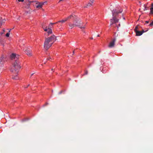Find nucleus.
I'll return each instance as SVG.
<instances>
[{
    "label": "nucleus",
    "mask_w": 153,
    "mask_h": 153,
    "mask_svg": "<svg viewBox=\"0 0 153 153\" xmlns=\"http://www.w3.org/2000/svg\"><path fill=\"white\" fill-rule=\"evenodd\" d=\"M56 40V37L54 35L51 37L46 38L44 44V48L46 51L51 47L54 42Z\"/></svg>",
    "instance_id": "f03ea898"
},
{
    "label": "nucleus",
    "mask_w": 153,
    "mask_h": 153,
    "mask_svg": "<svg viewBox=\"0 0 153 153\" xmlns=\"http://www.w3.org/2000/svg\"><path fill=\"white\" fill-rule=\"evenodd\" d=\"M2 19V18L0 16V20H1Z\"/></svg>",
    "instance_id": "c756f323"
},
{
    "label": "nucleus",
    "mask_w": 153,
    "mask_h": 153,
    "mask_svg": "<svg viewBox=\"0 0 153 153\" xmlns=\"http://www.w3.org/2000/svg\"><path fill=\"white\" fill-rule=\"evenodd\" d=\"M94 1V0H90V1L86 5V6L84 7H88L91 6L92 4L93 3Z\"/></svg>",
    "instance_id": "1a4fd4ad"
},
{
    "label": "nucleus",
    "mask_w": 153,
    "mask_h": 153,
    "mask_svg": "<svg viewBox=\"0 0 153 153\" xmlns=\"http://www.w3.org/2000/svg\"><path fill=\"white\" fill-rule=\"evenodd\" d=\"M62 91H61L59 93V94H61L62 93Z\"/></svg>",
    "instance_id": "bb28decb"
},
{
    "label": "nucleus",
    "mask_w": 153,
    "mask_h": 153,
    "mask_svg": "<svg viewBox=\"0 0 153 153\" xmlns=\"http://www.w3.org/2000/svg\"><path fill=\"white\" fill-rule=\"evenodd\" d=\"M73 54L74 53V51H73Z\"/></svg>",
    "instance_id": "e433bc0d"
},
{
    "label": "nucleus",
    "mask_w": 153,
    "mask_h": 153,
    "mask_svg": "<svg viewBox=\"0 0 153 153\" xmlns=\"http://www.w3.org/2000/svg\"><path fill=\"white\" fill-rule=\"evenodd\" d=\"M55 23H51L50 24V25H49V27H50V28H51V25H53L54 24H55Z\"/></svg>",
    "instance_id": "a211bd4d"
},
{
    "label": "nucleus",
    "mask_w": 153,
    "mask_h": 153,
    "mask_svg": "<svg viewBox=\"0 0 153 153\" xmlns=\"http://www.w3.org/2000/svg\"><path fill=\"white\" fill-rule=\"evenodd\" d=\"M45 3V2L39 3L38 5H36V7L37 8H41L42 6L44 4V3Z\"/></svg>",
    "instance_id": "9b49d317"
},
{
    "label": "nucleus",
    "mask_w": 153,
    "mask_h": 153,
    "mask_svg": "<svg viewBox=\"0 0 153 153\" xmlns=\"http://www.w3.org/2000/svg\"><path fill=\"white\" fill-rule=\"evenodd\" d=\"M51 70H52V71H53V69H52Z\"/></svg>",
    "instance_id": "ea45409f"
},
{
    "label": "nucleus",
    "mask_w": 153,
    "mask_h": 153,
    "mask_svg": "<svg viewBox=\"0 0 153 153\" xmlns=\"http://www.w3.org/2000/svg\"><path fill=\"white\" fill-rule=\"evenodd\" d=\"M74 22V23L76 27H79L81 29H84V27H82L81 25L82 23L80 19L77 18H75Z\"/></svg>",
    "instance_id": "20e7f679"
},
{
    "label": "nucleus",
    "mask_w": 153,
    "mask_h": 153,
    "mask_svg": "<svg viewBox=\"0 0 153 153\" xmlns=\"http://www.w3.org/2000/svg\"><path fill=\"white\" fill-rule=\"evenodd\" d=\"M11 30V29H10V30H9V32H10V31Z\"/></svg>",
    "instance_id": "f704fd0d"
},
{
    "label": "nucleus",
    "mask_w": 153,
    "mask_h": 153,
    "mask_svg": "<svg viewBox=\"0 0 153 153\" xmlns=\"http://www.w3.org/2000/svg\"><path fill=\"white\" fill-rule=\"evenodd\" d=\"M123 19H125V18H123Z\"/></svg>",
    "instance_id": "a19ab883"
},
{
    "label": "nucleus",
    "mask_w": 153,
    "mask_h": 153,
    "mask_svg": "<svg viewBox=\"0 0 153 153\" xmlns=\"http://www.w3.org/2000/svg\"><path fill=\"white\" fill-rule=\"evenodd\" d=\"M75 15L74 14L71 15L69 16H68L67 18H66L67 20H69L70 19H74L75 18L74 17Z\"/></svg>",
    "instance_id": "9d476101"
},
{
    "label": "nucleus",
    "mask_w": 153,
    "mask_h": 153,
    "mask_svg": "<svg viewBox=\"0 0 153 153\" xmlns=\"http://www.w3.org/2000/svg\"><path fill=\"white\" fill-rule=\"evenodd\" d=\"M97 36V37H99L100 36V35H98Z\"/></svg>",
    "instance_id": "473e14b6"
},
{
    "label": "nucleus",
    "mask_w": 153,
    "mask_h": 153,
    "mask_svg": "<svg viewBox=\"0 0 153 153\" xmlns=\"http://www.w3.org/2000/svg\"><path fill=\"white\" fill-rule=\"evenodd\" d=\"M116 39H114L111 42H110L108 47L110 48H112L114 46V43L116 41Z\"/></svg>",
    "instance_id": "423d86ee"
},
{
    "label": "nucleus",
    "mask_w": 153,
    "mask_h": 153,
    "mask_svg": "<svg viewBox=\"0 0 153 153\" xmlns=\"http://www.w3.org/2000/svg\"><path fill=\"white\" fill-rule=\"evenodd\" d=\"M12 79H14L16 80L18 79V77L17 75H16L15 76H13L12 77Z\"/></svg>",
    "instance_id": "f3484780"
},
{
    "label": "nucleus",
    "mask_w": 153,
    "mask_h": 153,
    "mask_svg": "<svg viewBox=\"0 0 153 153\" xmlns=\"http://www.w3.org/2000/svg\"><path fill=\"white\" fill-rule=\"evenodd\" d=\"M67 21L66 19V18H65L64 19H63L61 21H59L56 23H58L59 22H61L62 23H63L65 22L66 21Z\"/></svg>",
    "instance_id": "4468645a"
},
{
    "label": "nucleus",
    "mask_w": 153,
    "mask_h": 153,
    "mask_svg": "<svg viewBox=\"0 0 153 153\" xmlns=\"http://www.w3.org/2000/svg\"><path fill=\"white\" fill-rule=\"evenodd\" d=\"M88 74V71H85V73L83 75V76L85 75H87Z\"/></svg>",
    "instance_id": "412c9836"
},
{
    "label": "nucleus",
    "mask_w": 153,
    "mask_h": 153,
    "mask_svg": "<svg viewBox=\"0 0 153 153\" xmlns=\"http://www.w3.org/2000/svg\"><path fill=\"white\" fill-rule=\"evenodd\" d=\"M149 25L151 26H153V21L150 23Z\"/></svg>",
    "instance_id": "4be33fe9"
},
{
    "label": "nucleus",
    "mask_w": 153,
    "mask_h": 153,
    "mask_svg": "<svg viewBox=\"0 0 153 153\" xmlns=\"http://www.w3.org/2000/svg\"><path fill=\"white\" fill-rule=\"evenodd\" d=\"M5 60H6V58L3 55H2L0 58V67L3 66V63L2 62L3 61H5Z\"/></svg>",
    "instance_id": "39448f33"
},
{
    "label": "nucleus",
    "mask_w": 153,
    "mask_h": 153,
    "mask_svg": "<svg viewBox=\"0 0 153 153\" xmlns=\"http://www.w3.org/2000/svg\"><path fill=\"white\" fill-rule=\"evenodd\" d=\"M63 0H59V1H63Z\"/></svg>",
    "instance_id": "c9c22d12"
},
{
    "label": "nucleus",
    "mask_w": 153,
    "mask_h": 153,
    "mask_svg": "<svg viewBox=\"0 0 153 153\" xmlns=\"http://www.w3.org/2000/svg\"><path fill=\"white\" fill-rule=\"evenodd\" d=\"M138 28V26H136L135 27V28L134 29V31H135V32H136V31H137L138 30H137Z\"/></svg>",
    "instance_id": "6ab92c4d"
},
{
    "label": "nucleus",
    "mask_w": 153,
    "mask_h": 153,
    "mask_svg": "<svg viewBox=\"0 0 153 153\" xmlns=\"http://www.w3.org/2000/svg\"><path fill=\"white\" fill-rule=\"evenodd\" d=\"M146 23H149V21H146Z\"/></svg>",
    "instance_id": "cd10ccee"
},
{
    "label": "nucleus",
    "mask_w": 153,
    "mask_h": 153,
    "mask_svg": "<svg viewBox=\"0 0 153 153\" xmlns=\"http://www.w3.org/2000/svg\"><path fill=\"white\" fill-rule=\"evenodd\" d=\"M48 31L47 33L48 36L50 34H51L52 33V31L51 28H50L49 27H48Z\"/></svg>",
    "instance_id": "ddd939ff"
},
{
    "label": "nucleus",
    "mask_w": 153,
    "mask_h": 153,
    "mask_svg": "<svg viewBox=\"0 0 153 153\" xmlns=\"http://www.w3.org/2000/svg\"><path fill=\"white\" fill-rule=\"evenodd\" d=\"M144 6H145V5H144ZM146 10V7H145V9H144V10Z\"/></svg>",
    "instance_id": "c85d7f7f"
},
{
    "label": "nucleus",
    "mask_w": 153,
    "mask_h": 153,
    "mask_svg": "<svg viewBox=\"0 0 153 153\" xmlns=\"http://www.w3.org/2000/svg\"><path fill=\"white\" fill-rule=\"evenodd\" d=\"M0 43L1 44V45H3V46H4V45H3V44H2V41L1 40H0Z\"/></svg>",
    "instance_id": "393cba45"
},
{
    "label": "nucleus",
    "mask_w": 153,
    "mask_h": 153,
    "mask_svg": "<svg viewBox=\"0 0 153 153\" xmlns=\"http://www.w3.org/2000/svg\"><path fill=\"white\" fill-rule=\"evenodd\" d=\"M3 31L4 32L5 31V30H3Z\"/></svg>",
    "instance_id": "58836bf2"
},
{
    "label": "nucleus",
    "mask_w": 153,
    "mask_h": 153,
    "mask_svg": "<svg viewBox=\"0 0 153 153\" xmlns=\"http://www.w3.org/2000/svg\"><path fill=\"white\" fill-rule=\"evenodd\" d=\"M3 33H1V35H2Z\"/></svg>",
    "instance_id": "7c9ffc66"
},
{
    "label": "nucleus",
    "mask_w": 153,
    "mask_h": 153,
    "mask_svg": "<svg viewBox=\"0 0 153 153\" xmlns=\"http://www.w3.org/2000/svg\"><path fill=\"white\" fill-rule=\"evenodd\" d=\"M51 59V57H49V58H47V60H50V59Z\"/></svg>",
    "instance_id": "a878e982"
},
{
    "label": "nucleus",
    "mask_w": 153,
    "mask_h": 153,
    "mask_svg": "<svg viewBox=\"0 0 153 153\" xmlns=\"http://www.w3.org/2000/svg\"><path fill=\"white\" fill-rule=\"evenodd\" d=\"M6 21V20L5 19H2L0 20V23L1 24V25H2L3 23H4Z\"/></svg>",
    "instance_id": "2eb2a0df"
},
{
    "label": "nucleus",
    "mask_w": 153,
    "mask_h": 153,
    "mask_svg": "<svg viewBox=\"0 0 153 153\" xmlns=\"http://www.w3.org/2000/svg\"><path fill=\"white\" fill-rule=\"evenodd\" d=\"M42 28L44 29V31H48V29L47 28V27H46L45 28H45H44V27L43 26Z\"/></svg>",
    "instance_id": "aec40b11"
},
{
    "label": "nucleus",
    "mask_w": 153,
    "mask_h": 153,
    "mask_svg": "<svg viewBox=\"0 0 153 153\" xmlns=\"http://www.w3.org/2000/svg\"><path fill=\"white\" fill-rule=\"evenodd\" d=\"M33 74H34V73L32 74L31 75V76H32Z\"/></svg>",
    "instance_id": "72a5a7b5"
},
{
    "label": "nucleus",
    "mask_w": 153,
    "mask_h": 153,
    "mask_svg": "<svg viewBox=\"0 0 153 153\" xmlns=\"http://www.w3.org/2000/svg\"><path fill=\"white\" fill-rule=\"evenodd\" d=\"M150 13L151 14H153V4H152V7L150 9Z\"/></svg>",
    "instance_id": "dca6fc26"
},
{
    "label": "nucleus",
    "mask_w": 153,
    "mask_h": 153,
    "mask_svg": "<svg viewBox=\"0 0 153 153\" xmlns=\"http://www.w3.org/2000/svg\"><path fill=\"white\" fill-rule=\"evenodd\" d=\"M68 25L69 26L71 29H72L74 27H76L74 23L72 24L71 22H70L68 24Z\"/></svg>",
    "instance_id": "f8f14e48"
},
{
    "label": "nucleus",
    "mask_w": 153,
    "mask_h": 153,
    "mask_svg": "<svg viewBox=\"0 0 153 153\" xmlns=\"http://www.w3.org/2000/svg\"><path fill=\"white\" fill-rule=\"evenodd\" d=\"M19 2H22L24 1V0H18Z\"/></svg>",
    "instance_id": "b1692460"
},
{
    "label": "nucleus",
    "mask_w": 153,
    "mask_h": 153,
    "mask_svg": "<svg viewBox=\"0 0 153 153\" xmlns=\"http://www.w3.org/2000/svg\"><path fill=\"white\" fill-rule=\"evenodd\" d=\"M111 10L112 11L113 16V18L110 20V25H111L118 22L119 20L117 19L116 16L119 13H122L123 11V10H120L119 11H118L115 9L113 10H112L111 9Z\"/></svg>",
    "instance_id": "7ed1b4c3"
},
{
    "label": "nucleus",
    "mask_w": 153,
    "mask_h": 153,
    "mask_svg": "<svg viewBox=\"0 0 153 153\" xmlns=\"http://www.w3.org/2000/svg\"><path fill=\"white\" fill-rule=\"evenodd\" d=\"M19 57V56L18 55L14 53H12L10 56L11 59L15 60V62L13 64V66L10 69V71L14 73H18L21 67L20 65V62L18 60Z\"/></svg>",
    "instance_id": "f257e3e1"
},
{
    "label": "nucleus",
    "mask_w": 153,
    "mask_h": 153,
    "mask_svg": "<svg viewBox=\"0 0 153 153\" xmlns=\"http://www.w3.org/2000/svg\"><path fill=\"white\" fill-rule=\"evenodd\" d=\"M9 35H10V33H7L6 35V36H7V37H9Z\"/></svg>",
    "instance_id": "5701e85b"
},
{
    "label": "nucleus",
    "mask_w": 153,
    "mask_h": 153,
    "mask_svg": "<svg viewBox=\"0 0 153 153\" xmlns=\"http://www.w3.org/2000/svg\"><path fill=\"white\" fill-rule=\"evenodd\" d=\"M29 85H27V87H26V88H27L28 86H29Z\"/></svg>",
    "instance_id": "2f4dec72"
},
{
    "label": "nucleus",
    "mask_w": 153,
    "mask_h": 153,
    "mask_svg": "<svg viewBox=\"0 0 153 153\" xmlns=\"http://www.w3.org/2000/svg\"><path fill=\"white\" fill-rule=\"evenodd\" d=\"M45 63H46V62H45L44 63V64H45Z\"/></svg>",
    "instance_id": "79ce46f5"
},
{
    "label": "nucleus",
    "mask_w": 153,
    "mask_h": 153,
    "mask_svg": "<svg viewBox=\"0 0 153 153\" xmlns=\"http://www.w3.org/2000/svg\"><path fill=\"white\" fill-rule=\"evenodd\" d=\"M145 31L143 30L142 31H139V30L136 31V35L137 36H140Z\"/></svg>",
    "instance_id": "6e6552de"
},
{
    "label": "nucleus",
    "mask_w": 153,
    "mask_h": 153,
    "mask_svg": "<svg viewBox=\"0 0 153 153\" xmlns=\"http://www.w3.org/2000/svg\"><path fill=\"white\" fill-rule=\"evenodd\" d=\"M91 39H93V38H91Z\"/></svg>",
    "instance_id": "4c0bfd02"
},
{
    "label": "nucleus",
    "mask_w": 153,
    "mask_h": 153,
    "mask_svg": "<svg viewBox=\"0 0 153 153\" xmlns=\"http://www.w3.org/2000/svg\"><path fill=\"white\" fill-rule=\"evenodd\" d=\"M25 53L29 56H32L31 51L29 49H27L25 51Z\"/></svg>",
    "instance_id": "0eeeda50"
}]
</instances>
